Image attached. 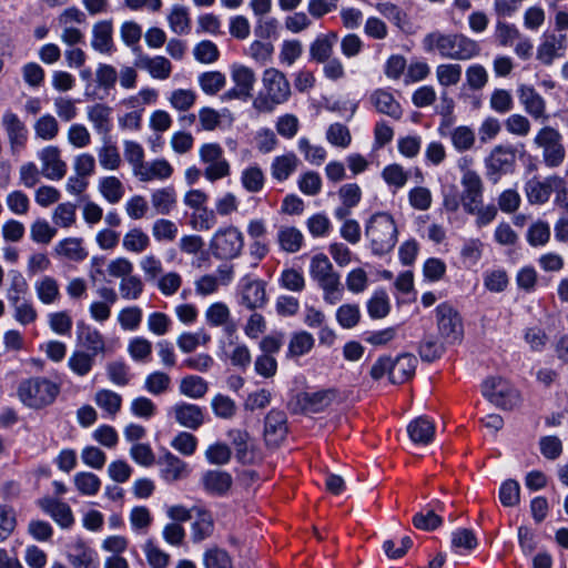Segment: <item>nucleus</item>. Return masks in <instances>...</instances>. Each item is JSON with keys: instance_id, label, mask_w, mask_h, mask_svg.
Listing matches in <instances>:
<instances>
[{"instance_id": "50", "label": "nucleus", "mask_w": 568, "mask_h": 568, "mask_svg": "<svg viewBox=\"0 0 568 568\" xmlns=\"http://www.w3.org/2000/svg\"><path fill=\"white\" fill-rule=\"evenodd\" d=\"M465 80L469 90L480 91L488 84L489 73L483 64L473 63L466 68Z\"/></svg>"}, {"instance_id": "5", "label": "nucleus", "mask_w": 568, "mask_h": 568, "mask_svg": "<svg viewBox=\"0 0 568 568\" xmlns=\"http://www.w3.org/2000/svg\"><path fill=\"white\" fill-rule=\"evenodd\" d=\"M58 394V385L43 377L24 379L18 387L19 399L26 406L37 409L53 403Z\"/></svg>"}, {"instance_id": "37", "label": "nucleus", "mask_w": 568, "mask_h": 568, "mask_svg": "<svg viewBox=\"0 0 568 568\" xmlns=\"http://www.w3.org/2000/svg\"><path fill=\"white\" fill-rule=\"evenodd\" d=\"M231 78L241 93L244 94V99H250L256 82L255 72L246 65L234 64L231 69Z\"/></svg>"}, {"instance_id": "26", "label": "nucleus", "mask_w": 568, "mask_h": 568, "mask_svg": "<svg viewBox=\"0 0 568 568\" xmlns=\"http://www.w3.org/2000/svg\"><path fill=\"white\" fill-rule=\"evenodd\" d=\"M369 101L379 113L386 114L395 120L402 118V106L390 92L383 89L375 90L371 94Z\"/></svg>"}, {"instance_id": "6", "label": "nucleus", "mask_w": 568, "mask_h": 568, "mask_svg": "<svg viewBox=\"0 0 568 568\" xmlns=\"http://www.w3.org/2000/svg\"><path fill=\"white\" fill-rule=\"evenodd\" d=\"M534 143L542 150V161L547 168L554 169L562 164L566 151L558 130L549 125L542 126L534 138Z\"/></svg>"}, {"instance_id": "40", "label": "nucleus", "mask_w": 568, "mask_h": 568, "mask_svg": "<svg viewBox=\"0 0 568 568\" xmlns=\"http://www.w3.org/2000/svg\"><path fill=\"white\" fill-rule=\"evenodd\" d=\"M151 204L158 214H169L176 205L175 190L172 186L154 190L151 193Z\"/></svg>"}, {"instance_id": "39", "label": "nucleus", "mask_w": 568, "mask_h": 568, "mask_svg": "<svg viewBox=\"0 0 568 568\" xmlns=\"http://www.w3.org/2000/svg\"><path fill=\"white\" fill-rule=\"evenodd\" d=\"M98 190L110 204L119 203L125 194L123 183L119 178L113 175L101 178L98 182Z\"/></svg>"}, {"instance_id": "19", "label": "nucleus", "mask_w": 568, "mask_h": 568, "mask_svg": "<svg viewBox=\"0 0 568 568\" xmlns=\"http://www.w3.org/2000/svg\"><path fill=\"white\" fill-rule=\"evenodd\" d=\"M91 47L95 51L108 55L114 51L113 24L111 20H102L93 24Z\"/></svg>"}, {"instance_id": "64", "label": "nucleus", "mask_w": 568, "mask_h": 568, "mask_svg": "<svg viewBox=\"0 0 568 568\" xmlns=\"http://www.w3.org/2000/svg\"><path fill=\"white\" fill-rule=\"evenodd\" d=\"M171 377L161 371L149 374L144 381V388L152 395H161L169 390Z\"/></svg>"}, {"instance_id": "27", "label": "nucleus", "mask_w": 568, "mask_h": 568, "mask_svg": "<svg viewBox=\"0 0 568 568\" xmlns=\"http://www.w3.org/2000/svg\"><path fill=\"white\" fill-rule=\"evenodd\" d=\"M337 397L335 389H322L314 393H305L300 403L306 413H318L327 408Z\"/></svg>"}, {"instance_id": "29", "label": "nucleus", "mask_w": 568, "mask_h": 568, "mask_svg": "<svg viewBox=\"0 0 568 568\" xmlns=\"http://www.w3.org/2000/svg\"><path fill=\"white\" fill-rule=\"evenodd\" d=\"M204 489L213 495H223L230 490L233 484L232 476L223 470H207L202 476Z\"/></svg>"}, {"instance_id": "28", "label": "nucleus", "mask_w": 568, "mask_h": 568, "mask_svg": "<svg viewBox=\"0 0 568 568\" xmlns=\"http://www.w3.org/2000/svg\"><path fill=\"white\" fill-rule=\"evenodd\" d=\"M205 321L210 326H223L227 334L236 331L235 324L231 321V312L226 304L216 302L211 304L205 311Z\"/></svg>"}, {"instance_id": "62", "label": "nucleus", "mask_w": 568, "mask_h": 568, "mask_svg": "<svg viewBox=\"0 0 568 568\" xmlns=\"http://www.w3.org/2000/svg\"><path fill=\"white\" fill-rule=\"evenodd\" d=\"M55 234L57 230L43 219H38L30 225V237L36 243L49 244Z\"/></svg>"}, {"instance_id": "51", "label": "nucleus", "mask_w": 568, "mask_h": 568, "mask_svg": "<svg viewBox=\"0 0 568 568\" xmlns=\"http://www.w3.org/2000/svg\"><path fill=\"white\" fill-rule=\"evenodd\" d=\"M94 402L111 416H115L122 406L121 395L111 389L98 390L94 395Z\"/></svg>"}, {"instance_id": "42", "label": "nucleus", "mask_w": 568, "mask_h": 568, "mask_svg": "<svg viewBox=\"0 0 568 568\" xmlns=\"http://www.w3.org/2000/svg\"><path fill=\"white\" fill-rule=\"evenodd\" d=\"M59 256L73 262H81L88 256V252L82 246V241L75 237H69L60 241L54 248Z\"/></svg>"}, {"instance_id": "18", "label": "nucleus", "mask_w": 568, "mask_h": 568, "mask_svg": "<svg viewBox=\"0 0 568 568\" xmlns=\"http://www.w3.org/2000/svg\"><path fill=\"white\" fill-rule=\"evenodd\" d=\"M172 413L182 427L195 430L204 424V413L195 404L178 403L172 407Z\"/></svg>"}, {"instance_id": "3", "label": "nucleus", "mask_w": 568, "mask_h": 568, "mask_svg": "<svg viewBox=\"0 0 568 568\" xmlns=\"http://www.w3.org/2000/svg\"><path fill=\"white\" fill-rule=\"evenodd\" d=\"M365 235L375 255L389 253L397 243L398 229L395 219L387 212L373 214L366 222Z\"/></svg>"}, {"instance_id": "48", "label": "nucleus", "mask_w": 568, "mask_h": 568, "mask_svg": "<svg viewBox=\"0 0 568 568\" xmlns=\"http://www.w3.org/2000/svg\"><path fill=\"white\" fill-rule=\"evenodd\" d=\"M435 74L439 85L448 88L459 83L463 70L458 63L446 62L436 67Z\"/></svg>"}, {"instance_id": "46", "label": "nucleus", "mask_w": 568, "mask_h": 568, "mask_svg": "<svg viewBox=\"0 0 568 568\" xmlns=\"http://www.w3.org/2000/svg\"><path fill=\"white\" fill-rule=\"evenodd\" d=\"M95 356L84 349L74 351L69 359L68 367L78 376H87L93 368Z\"/></svg>"}, {"instance_id": "21", "label": "nucleus", "mask_w": 568, "mask_h": 568, "mask_svg": "<svg viewBox=\"0 0 568 568\" xmlns=\"http://www.w3.org/2000/svg\"><path fill=\"white\" fill-rule=\"evenodd\" d=\"M88 120L102 138L110 136L112 129V108L104 103H95L87 110Z\"/></svg>"}, {"instance_id": "47", "label": "nucleus", "mask_w": 568, "mask_h": 568, "mask_svg": "<svg viewBox=\"0 0 568 568\" xmlns=\"http://www.w3.org/2000/svg\"><path fill=\"white\" fill-rule=\"evenodd\" d=\"M179 390L189 398L199 399L207 393L209 385L204 378L196 375H189L181 379Z\"/></svg>"}, {"instance_id": "63", "label": "nucleus", "mask_w": 568, "mask_h": 568, "mask_svg": "<svg viewBox=\"0 0 568 568\" xmlns=\"http://www.w3.org/2000/svg\"><path fill=\"white\" fill-rule=\"evenodd\" d=\"M450 140L456 150L467 151L474 146L476 138L471 128L460 125L452 131Z\"/></svg>"}, {"instance_id": "45", "label": "nucleus", "mask_w": 568, "mask_h": 568, "mask_svg": "<svg viewBox=\"0 0 568 568\" xmlns=\"http://www.w3.org/2000/svg\"><path fill=\"white\" fill-rule=\"evenodd\" d=\"M277 241L283 251L295 253L302 247L304 236L294 226H282L277 233Z\"/></svg>"}, {"instance_id": "23", "label": "nucleus", "mask_w": 568, "mask_h": 568, "mask_svg": "<svg viewBox=\"0 0 568 568\" xmlns=\"http://www.w3.org/2000/svg\"><path fill=\"white\" fill-rule=\"evenodd\" d=\"M39 505L61 528H70L73 525L74 517L68 504L52 498H43Z\"/></svg>"}, {"instance_id": "41", "label": "nucleus", "mask_w": 568, "mask_h": 568, "mask_svg": "<svg viewBox=\"0 0 568 568\" xmlns=\"http://www.w3.org/2000/svg\"><path fill=\"white\" fill-rule=\"evenodd\" d=\"M214 530L212 515L205 509H196V519L192 524L191 537L194 542H200L209 538Z\"/></svg>"}, {"instance_id": "2", "label": "nucleus", "mask_w": 568, "mask_h": 568, "mask_svg": "<svg viewBox=\"0 0 568 568\" xmlns=\"http://www.w3.org/2000/svg\"><path fill=\"white\" fill-rule=\"evenodd\" d=\"M262 87L254 98L252 105L260 113H271L274 109L288 101L292 90L286 75L275 69L267 68L263 71Z\"/></svg>"}, {"instance_id": "43", "label": "nucleus", "mask_w": 568, "mask_h": 568, "mask_svg": "<svg viewBox=\"0 0 568 568\" xmlns=\"http://www.w3.org/2000/svg\"><path fill=\"white\" fill-rule=\"evenodd\" d=\"M153 239L159 243H172L179 235L178 224L169 219H156L151 226Z\"/></svg>"}, {"instance_id": "9", "label": "nucleus", "mask_w": 568, "mask_h": 568, "mask_svg": "<svg viewBox=\"0 0 568 568\" xmlns=\"http://www.w3.org/2000/svg\"><path fill=\"white\" fill-rule=\"evenodd\" d=\"M483 395L503 409H511L519 403V395L505 379L489 377L483 383Z\"/></svg>"}, {"instance_id": "11", "label": "nucleus", "mask_w": 568, "mask_h": 568, "mask_svg": "<svg viewBox=\"0 0 568 568\" xmlns=\"http://www.w3.org/2000/svg\"><path fill=\"white\" fill-rule=\"evenodd\" d=\"M42 175L51 181L62 180L67 173V163L55 145H47L38 152Z\"/></svg>"}, {"instance_id": "52", "label": "nucleus", "mask_w": 568, "mask_h": 568, "mask_svg": "<svg viewBox=\"0 0 568 568\" xmlns=\"http://www.w3.org/2000/svg\"><path fill=\"white\" fill-rule=\"evenodd\" d=\"M199 85L205 94L215 95L226 84V77L220 71H207L199 75Z\"/></svg>"}, {"instance_id": "34", "label": "nucleus", "mask_w": 568, "mask_h": 568, "mask_svg": "<svg viewBox=\"0 0 568 568\" xmlns=\"http://www.w3.org/2000/svg\"><path fill=\"white\" fill-rule=\"evenodd\" d=\"M78 339L87 352L94 356L105 353V339L100 331L92 326H79Z\"/></svg>"}, {"instance_id": "25", "label": "nucleus", "mask_w": 568, "mask_h": 568, "mask_svg": "<svg viewBox=\"0 0 568 568\" xmlns=\"http://www.w3.org/2000/svg\"><path fill=\"white\" fill-rule=\"evenodd\" d=\"M301 164L300 159L294 152H286L277 155L271 163V175L277 182L286 181Z\"/></svg>"}, {"instance_id": "12", "label": "nucleus", "mask_w": 568, "mask_h": 568, "mask_svg": "<svg viewBox=\"0 0 568 568\" xmlns=\"http://www.w3.org/2000/svg\"><path fill=\"white\" fill-rule=\"evenodd\" d=\"M227 436L233 444L236 458L242 464H253L261 459L260 452L255 448L254 442L245 429L232 428Z\"/></svg>"}, {"instance_id": "17", "label": "nucleus", "mask_w": 568, "mask_h": 568, "mask_svg": "<svg viewBox=\"0 0 568 568\" xmlns=\"http://www.w3.org/2000/svg\"><path fill=\"white\" fill-rule=\"evenodd\" d=\"M2 125L7 132L11 151L14 153L22 149L27 141L28 131L19 116L11 111H6L2 115Z\"/></svg>"}, {"instance_id": "54", "label": "nucleus", "mask_w": 568, "mask_h": 568, "mask_svg": "<svg viewBox=\"0 0 568 568\" xmlns=\"http://www.w3.org/2000/svg\"><path fill=\"white\" fill-rule=\"evenodd\" d=\"M336 34L331 33L327 36L318 37L310 48V54L312 59L324 62L326 61L332 52H333V43L336 40Z\"/></svg>"}, {"instance_id": "4", "label": "nucleus", "mask_w": 568, "mask_h": 568, "mask_svg": "<svg viewBox=\"0 0 568 568\" xmlns=\"http://www.w3.org/2000/svg\"><path fill=\"white\" fill-rule=\"evenodd\" d=\"M310 275L323 291V298L326 303L334 305L342 300L343 285L341 276L325 254L317 253L312 256Z\"/></svg>"}, {"instance_id": "32", "label": "nucleus", "mask_w": 568, "mask_h": 568, "mask_svg": "<svg viewBox=\"0 0 568 568\" xmlns=\"http://www.w3.org/2000/svg\"><path fill=\"white\" fill-rule=\"evenodd\" d=\"M417 359L410 354H403L395 361L392 359L390 383L402 384L408 381L415 373Z\"/></svg>"}, {"instance_id": "16", "label": "nucleus", "mask_w": 568, "mask_h": 568, "mask_svg": "<svg viewBox=\"0 0 568 568\" xmlns=\"http://www.w3.org/2000/svg\"><path fill=\"white\" fill-rule=\"evenodd\" d=\"M287 434L286 415L282 410H271L265 417L264 439L267 446L277 447Z\"/></svg>"}, {"instance_id": "31", "label": "nucleus", "mask_w": 568, "mask_h": 568, "mask_svg": "<svg viewBox=\"0 0 568 568\" xmlns=\"http://www.w3.org/2000/svg\"><path fill=\"white\" fill-rule=\"evenodd\" d=\"M67 558L74 568H98L95 551L82 540H78L71 547Z\"/></svg>"}, {"instance_id": "20", "label": "nucleus", "mask_w": 568, "mask_h": 568, "mask_svg": "<svg viewBox=\"0 0 568 568\" xmlns=\"http://www.w3.org/2000/svg\"><path fill=\"white\" fill-rule=\"evenodd\" d=\"M173 174V168L165 159H156L145 162L134 172V176L140 182H150L153 180H168Z\"/></svg>"}, {"instance_id": "24", "label": "nucleus", "mask_w": 568, "mask_h": 568, "mask_svg": "<svg viewBox=\"0 0 568 568\" xmlns=\"http://www.w3.org/2000/svg\"><path fill=\"white\" fill-rule=\"evenodd\" d=\"M159 463L163 466L161 476L168 483L181 480L189 475L187 464L170 452L163 454Z\"/></svg>"}, {"instance_id": "22", "label": "nucleus", "mask_w": 568, "mask_h": 568, "mask_svg": "<svg viewBox=\"0 0 568 568\" xmlns=\"http://www.w3.org/2000/svg\"><path fill=\"white\" fill-rule=\"evenodd\" d=\"M552 175L545 180L532 178L525 183L524 192L530 204L542 205L549 201L552 193L554 183L550 181Z\"/></svg>"}, {"instance_id": "53", "label": "nucleus", "mask_w": 568, "mask_h": 568, "mask_svg": "<svg viewBox=\"0 0 568 568\" xmlns=\"http://www.w3.org/2000/svg\"><path fill=\"white\" fill-rule=\"evenodd\" d=\"M119 292L123 300L136 301L144 292V284L138 275H130L119 283Z\"/></svg>"}, {"instance_id": "10", "label": "nucleus", "mask_w": 568, "mask_h": 568, "mask_svg": "<svg viewBox=\"0 0 568 568\" xmlns=\"http://www.w3.org/2000/svg\"><path fill=\"white\" fill-rule=\"evenodd\" d=\"M437 326L442 337L450 344L462 339L464 334L459 314L448 304H440L436 308Z\"/></svg>"}, {"instance_id": "35", "label": "nucleus", "mask_w": 568, "mask_h": 568, "mask_svg": "<svg viewBox=\"0 0 568 568\" xmlns=\"http://www.w3.org/2000/svg\"><path fill=\"white\" fill-rule=\"evenodd\" d=\"M34 291L38 300L44 305L54 304L61 297L58 281L49 275H44L34 282Z\"/></svg>"}, {"instance_id": "56", "label": "nucleus", "mask_w": 568, "mask_h": 568, "mask_svg": "<svg viewBox=\"0 0 568 568\" xmlns=\"http://www.w3.org/2000/svg\"><path fill=\"white\" fill-rule=\"evenodd\" d=\"M59 123L51 114L40 116L34 123V132L38 138L44 141H51L59 134Z\"/></svg>"}, {"instance_id": "7", "label": "nucleus", "mask_w": 568, "mask_h": 568, "mask_svg": "<svg viewBox=\"0 0 568 568\" xmlns=\"http://www.w3.org/2000/svg\"><path fill=\"white\" fill-rule=\"evenodd\" d=\"M223 153V149L217 143H205L200 146L199 156L206 164L204 176L207 181L215 182L231 174V165Z\"/></svg>"}, {"instance_id": "33", "label": "nucleus", "mask_w": 568, "mask_h": 568, "mask_svg": "<svg viewBox=\"0 0 568 568\" xmlns=\"http://www.w3.org/2000/svg\"><path fill=\"white\" fill-rule=\"evenodd\" d=\"M102 145L97 150L100 166L106 171H116L122 164V159L118 146L111 141L110 136L102 138Z\"/></svg>"}, {"instance_id": "61", "label": "nucleus", "mask_w": 568, "mask_h": 568, "mask_svg": "<svg viewBox=\"0 0 568 568\" xmlns=\"http://www.w3.org/2000/svg\"><path fill=\"white\" fill-rule=\"evenodd\" d=\"M139 266L148 282H154L163 273V263L153 253L143 255L139 261Z\"/></svg>"}, {"instance_id": "13", "label": "nucleus", "mask_w": 568, "mask_h": 568, "mask_svg": "<svg viewBox=\"0 0 568 568\" xmlns=\"http://www.w3.org/2000/svg\"><path fill=\"white\" fill-rule=\"evenodd\" d=\"M515 162V152L507 146H495L485 163L487 168V175L495 182L501 174L507 173Z\"/></svg>"}, {"instance_id": "55", "label": "nucleus", "mask_w": 568, "mask_h": 568, "mask_svg": "<svg viewBox=\"0 0 568 568\" xmlns=\"http://www.w3.org/2000/svg\"><path fill=\"white\" fill-rule=\"evenodd\" d=\"M73 481L77 489L85 496L97 495L101 487L100 478L95 474L89 471L75 474Z\"/></svg>"}, {"instance_id": "8", "label": "nucleus", "mask_w": 568, "mask_h": 568, "mask_svg": "<svg viewBox=\"0 0 568 568\" xmlns=\"http://www.w3.org/2000/svg\"><path fill=\"white\" fill-rule=\"evenodd\" d=\"M244 246L242 232L235 226L217 230L212 240L213 254L220 258H234L240 255Z\"/></svg>"}, {"instance_id": "59", "label": "nucleus", "mask_w": 568, "mask_h": 568, "mask_svg": "<svg viewBox=\"0 0 568 568\" xmlns=\"http://www.w3.org/2000/svg\"><path fill=\"white\" fill-rule=\"evenodd\" d=\"M211 408L214 415L222 419H231L236 413L235 402L223 394H216L211 399Z\"/></svg>"}, {"instance_id": "36", "label": "nucleus", "mask_w": 568, "mask_h": 568, "mask_svg": "<svg viewBox=\"0 0 568 568\" xmlns=\"http://www.w3.org/2000/svg\"><path fill=\"white\" fill-rule=\"evenodd\" d=\"M266 302L265 284L254 280L247 282L242 290V304L250 310L260 308Z\"/></svg>"}, {"instance_id": "15", "label": "nucleus", "mask_w": 568, "mask_h": 568, "mask_svg": "<svg viewBox=\"0 0 568 568\" xmlns=\"http://www.w3.org/2000/svg\"><path fill=\"white\" fill-rule=\"evenodd\" d=\"M134 67L148 71L153 79L165 80L171 75L172 64L165 57H149L140 50H134Z\"/></svg>"}, {"instance_id": "49", "label": "nucleus", "mask_w": 568, "mask_h": 568, "mask_svg": "<svg viewBox=\"0 0 568 568\" xmlns=\"http://www.w3.org/2000/svg\"><path fill=\"white\" fill-rule=\"evenodd\" d=\"M143 312L138 305L123 307L116 315L118 323L123 331L134 332L142 322Z\"/></svg>"}, {"instance_id": "14", "label": "nucleus", "mask_w": 568, "mask_h": 568, "mask_svg": "<svg viewBox=\"0 0 568 568\" xmlns=\"http://www.w3.org/2000/svg\"><path fill=\"white\" fill-rule=\"evenodd\" d=\"M517 94L525 112L532 119L542 121L549 119L545 99L532 87L520 84L517 89Z\"/></svg>"}, {"instance_id": "30", "label": "nucleus", "mask_w": 568, "mask_h": 568, "mask_svg": "<svg viewBox=\"0 0 568 568\" xmlns=\"http://www.w3.org/2000/svg\"><path fill=\"white\" fill-rule=\"evenodd\" d=\"M151 246V237L141 227L129 229L122 237V247L125 252L141 254Z\"/></svg>"}, {"instance_id": "44", "label": "nucleus", "mask_w": 568, "mask_h": 568, "mask_svg": "<svg viewBox=\"0 0 568 568\" xmlns=\"http://www.w3.org/2000/svg\"><path fill=\"white\" fill-rule=\"evenodd\" d=\"M241 184L248 193L261 192L265 185L263 170L257 164L245 168L241 173Z\"/></svg>"}, {"instance_id": "1", "label": "nucleus", "mask_w": 568, "mask_h": 568, "mask_svg": "<svg viewBox=\"0 0 568 568\" xmlns=\"http://www.w3.org/2000/svg\"><path fill=\"white\" fill-rule=\"evenodd\" d=\"M422 45L425 52L436 53L450 61H467L480 54V44L458 32L434 30L424 36Z\"/></svg>"}, {"instance_id": "58", "label": "nucleus", "mask_w": 568, "mask_h": 568, "mask_svg": "<svg viewBox=\"0 0 568 568\" xmlns=\"http://www.w3.org/2000/svg\"><path fill=\"white\" fill-rule=\"evenodd\" d=\"M489 106L499 114H505L514 109V98L509 90L495 89L489 98Z\"/></svg>"}, {"instance_id": "57", "label": "nucleus", "mask_w": 568, "mask_h": 568, "mask_svg": "<svg viewBox=\"0 0 568 568\" xmlns=\"http://www.w3.org/2000/svg\"><path fill=\"white\" fill-rule=\"evenodd\" d=\"M389 311V298L385 291H376L367 301V312L372 318H384Z\"/></svg>"}, {"instance_id": "38", "label": "nucleus", "mask_w": 568, "mask_h": 568, "mask_svg": "<svg viewBox=\"0 0 568 568\" xmlns=\"http://www.w3.org/2000/svg\"><path fill=\"white\" fill-rule=\"evenodd\" d=\"M409 438L416 444L427 445L435 435V425L425 417H417L407 426Z\"/></svg>"}, {"instance_id": "60", "label": "nucleus", "mask_w": 568, "mask_h": 568, "mask_svg": "<svg viewBox=\"0 0 568 568\" xmlns=\"http://www.w3.org/2000/svg\"><path fill=\"white\" fill-rule=\"evenodd\" d=\"M168 20L170 28L174 33L185 34L190 31L191 20L186 8L181 6L173 7Z\"/></svg>"}]
</instances>
